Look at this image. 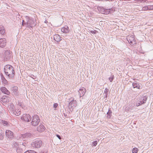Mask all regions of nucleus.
I'll return each instance as SVG.
<instances>
[{
  "instance_id": "f257e3e1",
  "label": "nucleus",
  "mask_w": 153,
  "mask_h": 153,
  "mask_svg": "<svg viewBox=\"0 0 153 153\" xmlns=\"http://www.w3.org/2000/svg\"><path fill=\"white\" fill-rule=\"evenodd\" d=\"M4 71L7 78L10 79H14L15 73L14 68L10 65H6L4 69Z\"/></svg>"
},
{
  "instance_id": "f03ea898",
  "label": "nucleus",
  "mask_w": 153,
  "mask_h": 153,
  "mask_svg": "<svg viewBox=\"0 0 153 153\" xmlns=\"http://www.w3.org/2000/svg\"><path fill=\"white\" fill-rule=\"evenodd\" d=\"M25 20L27 21V27L31 29H33V27L36 26L34 20L33 18L30 17L28 16L25 17Z\"/></svg>"
},
{
  "instance_id": "7ed1b4c3",
  "label": "nucleus",
  "mask_w": 153,
  "mask_h": 153,
  "mask_svg": "<svg viewBox=\"0 0 153 153\" xmlns=\"http://www.w3.org/2000/svg\"><path fill=\"white\" fill-rule=\"evenodd\" d=\"M97 9L100 13L105 15L111 13L114 11L113 8L106 9L102 7L98 6Z\"/></svg>"
},
{
  "instance_id": "20e7f679",
  "label": "nucleus",
  "mask_w": 153,
  "mask_h": 153,
  "mask_svg": "<svg viewBox=\"0 0 153 153\" xmlns=\"http://www.w3.org/2000/svg\"><path fill=\"white\" fill-rule=\"evenodd\" d=\"M31 121L32 125L35 126L38 125L40 121L39 116L37 114H34L32 117Z\"/></svg>"
},
{
  "instance_id": "39448f33",
  "label": "nucleus",
  "mask_w": 153,
  "mask_h": 153,
  "mask_svg": "<svg viewBox=\"0 0 153 153\" xmlns=\"http://www.w3.org/2000/svg\"><path fill=\"white\" fill-rule=\"evenodd\" d=\"M43 144L42 141L40 140L37 139L33 140L31 143L32 147L36 148H40Z\"/></svg>"
},
{
  "instance_id": "423d86ee",
  "label": "nucleus",
  "mask_w": 153,
  "mask_h": 153,
  "mask_svg": "<svg viewBox=\"0 0 153 153\" xmlns=\"http://www.w3.org/2000/svg\"><path fill=\"white\" fill-rule=\"evenodd\" d=\"M21 120L26 122H30L32 119V117L29 114H24L21 118Z\"/></svg>"
},
{
  "instance_id": "0eeeda50",
  "label": "nucleus",
  "mask_w": 153,
  "mask_h": 153,
  "mask_svg": "<svg viewBox=\"0 0 153 153\" xmlns=\"http://www.w3.org/2000/svg\"><path fill=\"white\" fill-rule=\"evenodd\" d=\"M35 134L30 132H26L23 134H22L21 135V138H22V140L26 138H29L33 137Z\"/></svg>"
},
{
  "instance_id": "6e6552de",
  "label": "nucleus",
  "mask_w": 153,
  "mask_h": 153,
  "mask_svg": "<svg viewBox=\"0 0 153 153\" xmlns=\"http://www.w3.org/2000/svg\"><path fill=\"white\" fill-rule=\"evenodd\" d=\"M132 36L127 37V39L131 45H134L137 44L136 40Z\"/></svg>"
},
{
  "instance_id": "1a4fd4ad",
  "label": "nucleus",
  "mask_w": 153,
  "mask_h": 153,
  "mask_svg": "<svg viewBox=\"0 0 153 153\" xmlns=\"http://www.w3.org/2000/svg\"><path fill=\"white\" fill-rule=\"evenodd\" d=\"M6 137L9 140H12L14 138L13 133L9 130H7L5 132Z\"/></svg>"
},
{
  "instance_id": "9d476101",
  "label": "nucleus",
  "mask_w": 153,
  "mask_h": 153,
  "mask_svg": "<svg viewBox=\"0 0 153 153\" xmlns=\"http://www.w3.org/2000/svg\"><path fill=\"white\" fill-rule=\"evenodd\" d=\"M76 101L74 100L69 102L68 107L70 111H72L73 109L76 106Z\"/></svg>"
},
{
  "instance_id": "9b49d317",
  "label": "nucleus",
  "mask_w": 153,
  "mask_h": 153,
  "mask_svg": "<svg viewBox=\"0 0 153 153\" xmlns=\"http://www.w3.org/2000/svg\"><path fill=\"white\" fill-rule=\"evenodd\" d=\"M142 84L137 82L135 81L132 83V86L134 88H137L139 89H142V87L141 86Z\"/></svg>"
},
{
  "instance_id": "f8f14e48",
  "label": "nucleus",
  "mask_w": 153,
  "mask_h": 153,
  "mask_svg": "<svg viewBox=\"0 0 153 153\" xmlns=\"http://www.w3.org/2000/svg\"><path fill=\"white\" fill-rule=\"evenodd\" d=\"M0 90L1 92L3 94L8 95H10V92L5 87H2L0 88Z\"/></svg>"
},
{
  "instance_id": "ddd939ff",
  "label": "nucleus",
  "mask_w": 153,
  "mask_h": 153,
  "mask_svg": "<svg viewBox=\"0 0 153 153\" xmlns=\"http://www.w3.org/2000/svg\"><path fill=\"white\" fill-rule=\"evenodd\" d=\"M9 97L8 96L4 95L1 98L0 100L4 103H7L9 101Z\"/></svg>"
},
{
  "instance_id": "4468645a",
  "label": "nucleus",
  "mask_w": 153,
  "mask_h": 153,
  "mask_svg": "<svg viewBox=\"0 0 153 153\" xmlns=\"http://www.w3.org/2000/svg\"><path fill=\"white\" fill-rule=\"evenodd\" d=\"M143 94L140 98H139V100L141 101L143 104H144L146 103L148 98V96L147 95H144Z\"/></svg>"
},
{
  "instance_id": "2eb2a0df",
  "label": "nucleus",
  "mask_w": 153,
  "mask_h": 153,
  "mask_svg": "<svg viewBox=\"0 0 153 153\" xmlns=\"http://www.w3.org/2000/svg\"><path fill=\"white\" fill-rule=\"evenodd\" d=\"M45 129L44 126L42 124H41L40 125L37 127V130L39 132H42L44 131L45 130Z\"/></svg>"
},
{
  "instance_id": "dca6fc26",
  "label": "nucleus",
  "mask_w": 153,
  "mask_h": 153,
  "mask_svg": "<svg viewBox=\"0 0 153 153\" xmlns=\"http://www.w3.org/2000/svg\"><path fill=\"white\" fill-rule=\"evenodd\" d=\"M18 89V87L16 86H14L11 88V90L13 91L12 92L15 95H18L19 94Z\"/></svg>"
},
{
  "instance_id": "f3484780",
  "label": "nucleus",
  "mask_w": 153,
  "mask_h": 153,
  "mask_svg": "<svg viewBox=\"0 0 153 153\" xmlns=\"http://www.w3.org/2000/svg\"><path fill=\"white\" fill-rule=\"evenodd\" d=\"M5 39L3 38L0 39V47L1 48H4L6 45Z\"/></svg>"
},
{
  "instance_id": "a211bd4d",
  "label": "nucleus",
  "mask_w": 153,
  "mask_h": 153,
  "mask_svg": "<svg viewBox=\"0 0 153 153\" xmlns=\"http://www.w3.org/2000/svg\"><path fill=\"white\" fill-rule=\"evenodd\" d=\"M4 58H6L7 59H10L11 57L10 52L8 51H5L4 52Z\"/></svg>"
},
{
  "instance_id": "6ab92c4d",
  "label": "nucleus",
  "mask_w": 153,
  "mask_h": 153,
  "mask_svg": "<svg viewBox=\"0 0 153 153\" xmlns=\"http://www.w3.org/2000/svg\"><path fill=\"white\" fill-rule=\"evenodd\" d=\"M61 31L64 33H68L70 30L69 27L67 26H65L61 29Z\"/></svg>"
},
{
  "instance_id": "aec40b11",
  "label": "nucleus",
  "mask_w": 153,
  "mask_h": 153,
  "mask_svg": "<svg viewBox=\"0 0 153 153\" xmlns=\"http://www.w3.org/2000/svg\"><path fill=\"white\" fill-rule=\"evenodd\" d=\"M53 39L54 40L58 43H59L62 40L61 39V37L60 35L58 34L54 35L53 36Z\"/></svg>"
},
{
  "instance_id": "412c9836",
  "label": "nucleus",
  "mask_w": 153,
  "mask_h": 153,
  "mask_svg": "<svg viewBox=\"0 0 153 153\" xmlns=\"http://www.w3.org/2000/svg\"><path fill=\"white\" fill-rule=\"evenodd\" d=\"M79 93L80 97L81 96H83L85 92H86V91L85 88H80L79 90Z\"/></svg>"
},
{
  "instance_id": "4be33fe9",
  "label": "nucleus",
  "mask_w": 153,
  "mask_h": 153,
  "mask_svg": "<svg viewBox=\"0 0 153 153\" xmlns=\"http://www.w3.org/2000/svg\"><path fill=\"white\" fill-rule=\"evenodd\" d=\"M0 75L1 77V79L2 80V82L5 85H7L8 84V81L4 77V76L2 73H1L0 74Z\"/></svg>"
},
{
  "instance_id": "5701e85b",
  "label": "nucleus",
  "mask_w": 153,
  "mask_h": 153,
  "mask_svg": "<svg viewBox=\"0 0 153 153\" xmlns=\"http://www.w3.org/2000/svg\"><path fill=\"white\" fill-rule=\"evenodd\" d=\"M108 89L107 88H105L104 93H103V94H105V95L104 96V98H106L105 100H104L105 102H107L108 101V100H107V99L108 97Z\"/></svg>"
},
{
  "instance_id": "b1692460",
  "label": "nucleus",
  "mask_w": 153,
  "mask_h": 153,
  "mask_svg": "<svg viewBox=\"0 0 153 153\" xmlns=\"http://www.w3.org/2000/svg\"><path fill=\"white\" fill-rule=\"evenodd\" d=\"M5 30L4 27L3 25H0V33L2 35L5 34Z\"/></svg>"
},
{
  "instance_id": "393cba45",
  "label": "nucleus",
  "mask_w": 153,
  "mask_h": 153,
  "mask_svg": "<svg viewBox=\"0 0 153 153\" xmlns=\"http://www.w3.org/2000/svg\"><path fill=\"white\" fill-rule=\"evenodd\" d=\"M107 117L109 119H110L111 117V116L112 115V111L111 110V108H108V111L107 112Z\"/></svg>"
},
{
  "instance_id": "a878e982",
  "label": "nucleus",
  "mask_w": 153,
  "mask_h": 153,
  "mask_svg": "<svg viewBox=\"0 0 153 153\" xmlns=\"http://www.w3.org/2000/svg\"><path fill=\"white\" fill-rule=\"evenodd\" d=\"M21 111L19 109H16L13 114L16 116H19L21 114Z\"/></svg>"
},
{
  "instance_id": "bb28decb",
  "label": "nucleus",
  "mask_w": 153,
  "mask_h": 153,
  "mask_svg": "<svg viewBox=\"0 0 153 153\" xmlns=\"http://www.w3.org/2000/svg\"><path fill=\"white\" fill-rule=\"evenodd\" d=\"M15 110L14 105L12 104V105L10 106V111L11 113L13 114V112L15 111Z\"/></svg>"
},
{
  "instance_id": "cd10ccee",
  "label": "nucleus",
  "mask_w": 153,
  "mask_h": 153,
  "mask_svg": "<svg viewBox=\"0 0 153 153\" xmlns=\"http://www.w3.org/2000/svg\"><path fill=\"white\" fill-rule=\"evenodd\" d=\"M0 122H1L2 124L4 126H9L10 125L9 123L7 121L2 120H1Z\"/></svg>"
},
{
  "instance_id": "c85d7f7f",
  "label": "nucleus",
  "mask_w": 153,
  "mask_h": 153,
  "mask_svg": "<svg viewBox=\"0 0 153 153\" xmlns=\"http://www.w3.org/2000/svg\"><path fill=\"white\" fill-rule=\"evenodd\" d=\"M136 106L137 107L143 105L142 103L141 102V101H140L139 100H138L136 102Z\"/></svg>"
},
{
  "instance_id": "c756f323",
  "label": "nucleus",
  "mask_w": 153,
  "mask_h": 153,
  "mask_svg": "<svg viewBox=\"0 0 153 153\" xmlns=\"http://www.w3.org/2000/svg\"><path fill=\"white\" fill-rule=\"evenodd\" d=\"M138 151V149L137 148L135 147L132 150V153H137Z\"/></svg>"
},
{
  "instance_id": "7c9ffc66",
  "label": "nucleus",
  "mask_w": 153,
  "mask_h": 153,
  "mask_svg": "<svg viewBox=\"0 0 153 153\" xmlns=\"http://www.w3.org/2000/svg\"><path fill=\"white\" fill-rule=\"evenodd\" d=\"M24 153H37L36 152L33 150H28Z\"/></svg>"
},
{
  "instance_id": "2f4dec72",
  "label": "nucleus",
  "mask_w": 153,
  "mask_h": 153,
  "mask_svg": "<svg viewBox=\"0 0 153 153\" xmlns=\"http://www.w3.org/2000/svg\"><path fill=\"white\" fill-rule=\"evenodd\" d=\"M4 136V134L3 132H0V140H2L3 139Z\"/></svg>"
},
{
  "instance_id": "473e14b6",
  "label": "nucleus",
  "mask_w": 153,
  "mask_h": 153,
  "mask_svg": "<svg viewBox=\"0 0 153 153\" xmlns=\"http://www.w3.org/2000/svg\"><path fill=\"white\" fill-rule=\"evenodd\" d=\"M16 151L17 153H22L23 152L22 149L19 148H17Z\"/></svg>"
},
{
  "instance_id": "72a5a7b5",
  "label": "nucleus",
  "mask_w": 153,
  "mask_h": 153,
  "mask_svg": "<svg viewBox=\"0 0 153 153\" xmlns=\"http://www.w3.org/2000/svg\"><path fill=\"white\" fill-rule=\"evenodd\" d=\"M98 142L97 140H95L92 142L91 146H95L97 145Z\"/></svg>"
},
{
  "instance_id": "f704fd0d",
  "label": "nucleus",
  "mask_w": 153,
  "mask_h": 153,
  "mask_svg": "<svg viewBox=\"0 0 153 153\" xmlns=\"http://www.w3.org/2000/svg\"><path fill=\"white\" fill-rule=\"evenodd\" d=\"M22 24L23 26H25L27 27V23L26 21H25V20H23Z\"/></svg>"
},
{
  "instance_id": "c9c22d12",
  "label": "nucleus",
  "mask_w": 153,
  "mask_h": 153,
  "mask_svg": "<svg viewBox=\"0 0 153 153\" xmlns=\"http://www.w3.org/2000/svg\"><path fill=\"white\" fill-rule=\"evenodd\" d=\"M114 79V75H112L109 78V79L111 82H112L113 80Z\"/></svg>"
},
{
  "instance_id": "e433bc0d",
  "label": "nucleus",
  "mask_w": 153,
  "mask_h": 153,
  "mask_svg": "<svg viewBox=\"0 0 153 153\" xmlns=\"http://www.w3.org/2000/svg\"><path fill=\"white\" fill-rule=\"evenodd\" d=\"M40 153H48V151L46 150H42Z\"/></svg>"
},
{
  "instance_id": "4c0bfd02",
  "label": "nucleus",
  "mask_w": 153,
  "mask_h": 153,
  "mask_svg": "<svg viewBox=\"0 0 153 153\" xmlns=\"http://www.w3.org/2000/svg\"><path fill=\"white\" fill-rule=\"evenodd\" d=\"M142 9L143 10H148V6L143 7Z\"/></svg>"
},
{
  "instance_id": "58836bf2",
  "label": "nucleus",
  "mask_w": 153,
  "mask_h": 153,
  "mask_svg": "<svg viewBox=\"0 0 153 153\" xmlns=\"http://www.w3.org/2000/svg\"><path fill=\"white\" fill-rule=\"evenodd\" d=\"M148 10H153V5L148 6Z\"/></svg>"
},
{
  "instance_id": "ea45409f",
  "label": "nucleus",
  "mask_w": 153,
  "mask_h": 153,
  "mask_svg": "<svg viewBox=\"0 0 153 153\" xmlns=\"http://www.w3.org/2000/svg\"><path fill=\"white\" fill-rule=\"evenodd\" d=\"M58 106V104L57 103H55L53 104V108H56Z\"/></svg>"
},
{
  "instance_id": "a19ab883",
  "label": "nucleus",
  "mask_w": 153,
  "mask_h": 153,
  "mask_svg": "<svg viewBox=\"0 0 153 153\" xmlns=\"http://www.w3.org/2000/svg\"><path fill=\"white\" fill-rule=\"evenodd\" d=\"M147 0H138V1L140 2L141 3H144L146 2Z\"/></svg>"
},
{
  "instance_id": "79ce46f5",
  "label": "nucleus",
  "mask_w": 153,
  "mask_h": 153,
  "mask_svg": "<svg viewBox=\"0 0 153 153\" xmlns=\"http://www.w3.org/2000/svg\"><path fill=\"white\" fill-rule=\"evenodd\" d=\"M56 136L57 137L59 140H61L62 139L61 137L58 134H56Z\"/></svg>"
},
{
  "instance_id": "37998d69",
  "label": "nucleus",
  "mask_w": 153,
  "mask_h": 153,
  "mask_svg": "<svg viewBox=\"0 0 153 153\" xmlns=\"http://www.w3.org/2000/svg\"><path fill=\"white\" fill-rule=\"evenodd\" d=\"M19 105L21 106L23 109H25V107L24 106V105H22L21 104H19Z\"/></svg>"
},
{
  "instance_id": "c03bdc74",
  "label": "nucleus",
  "mask_w": 153,
  "mask_h": 153,
  "mask_svg": "<svg viewBox=\"0 0 153 153\" xmlns=\"http://www.w3.org/2000/svg\"><path fill=\"white\" fill-rule=\"evenodd\" d=\"M91 33L93 34H96L97 33V31L94 30H91Z\"/></svg>"
},
{
  "instance_id": "a18cd8bd",
  "label": "nucleus",
  "mask_w": 153,
  "mask_h": 153,
  "mask_svg": "<svg viewBox=\"0 0 153 153\" xmlns=\"http://www.w3.org/2000/svg\"><path fill=\"white\" fill-rule=\"evenodd\" d=\"M27 143H26V142L25 141L24 142L22 143V144L23 146H26V145Z\"/></svg>"
},
{
  "instance_id": "49530a36",
  "label": "nucleus",
  "mask_w": 153,
  "mask_h": 153,
  "mask_svg": "<svg viewBox=\"0 0 153 153\" xmlns=\"http://www.w3.org/2000/svg\"><path fill=\"white\" fill-rule=\"evenodd\" d=\"M129 107H126V108H125V110L126 111H129Z\"/></svg>"
},
{
  "instance_id": "de8ad7c7",
  "label": "nucleus",
  "mask_w": 153,
  "mask_h": 153,
  "mask_svg": "<svg viewBox=\"0 0 153 153\" xmlns=\"http://www.w3.org/2000/svg\"><path fill=\"white\" fill-rule=\"evenodd\" d=\"M17 145V143L16 142L14 144V147H16Z\"/></svg>"
},
{
  "instance_id": "09e8293b",
  "label": "nucleus",
  "mask_w": 153,
  "mask_h": 153,
  "mask_svg": "<svg viewBox=\"0 0 153 153\" xmlns=\"http://www.w3.org/2000/svg\"><path fill=\"white\" fill-rule=\"evenodd\" d=\"M44 22L45 23H48V21L46 20H45Z\"/></svg>"
},
{
  "instance_id": "8fccbe9b",
  "label": "nucleus",
  "mask_w": 153,
  "mask_h": 153,
  "mask_svg": "<svg viewBox=\"0 0 153 153\" xmlns=\"http://www.w3.org/2000/svg\"><path fill=\"white\" fill-rule=\"evenodd\" d=\"M1 91H0V95H1Z\"/></svg>"
},
{
  "instance_id": "3c124183",
  "label": "nucleus",
  "mask_w": 153,
  "mask_h": 153,
  "mask_svg": "<svg viewBox=\"0 0 153 153\" xmlns=\"http://www.w3.org/2000/svg\"><path fill=\"white\" fill-rule=\"evenodd\" d=\"M82 153H83V152H82Z\"/></svg>"
}]
</instances>
